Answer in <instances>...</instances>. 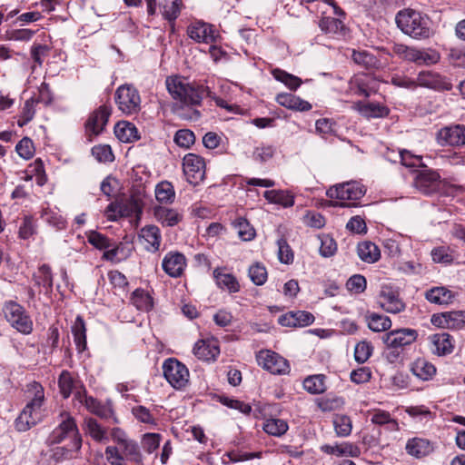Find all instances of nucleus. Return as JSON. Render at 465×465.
<instances>
[{
  "mask_svg": "<svg viewBox=\"0 0 465 465\" xmlns=\"http://www.w3.org/2000/svg\"><path fill=\"white\" fill-rule=\"evenodd\" d=\"M167 90L175 103L173 113L182 120L197 121L201 117L196 108L204 96H211L209 87L191 83L180 76H170L165 81Z\"/></svg>",
  "mask_w": 465,
  "mask_h": 465,
  "instance_id": "obj_1",
  "label": "nucleus"
},
{
  "mask_svg": "<svg viewBox=\"0 0 465 465\" xmlns=\"http://www.w3.org/2000/svg\"><path fill=\"white\" fill-rule=\"evenodd\" d=\"M395 21L401 32L412 38L427 39L432 34L429 17L415 10L400 11Z\"/></svg>",
  "mask_w": 465,
  "mask_h": 465,
  "instance_id": "obj_2",
  "label": "nucleus"
},
{
  "mask_svg": "<svg viewBox=\"0 0 465 465\" xmlns=\"http://www.w3.org/2000/svg\"><path fill=\"white\" fill-rule=\"evenodd\" d=\"M366 193V189L358 182L351 181L330 187L326 194L331 199L329 206L348 207L345 201L360 200Z\"/></svg>",
  "mask_w": 465,
  "mask_h": 465,
  "instance_id": "obj_3",
  "label": "nucleus"
},
{
  "mask_svg": "<svg viewBox=\"0 0 465 465\" xmlns=\"http://www.w3.org/2000/svg\"><path fill=\"white\" fill-rule=\"evenodd\" d=\"M5 320L17 331L23 334H30L33 331V321L25 309L19 303L9 301L3 307Z\"/></svg>",
  "mask_w": 465,
  "mask_h": 465,
  "instance_id": "obj_4",
  "label": "nucleus"
},
{
  "mask_svg": "<svg viewBox=\"0 0 465 465\" xmlns=\"http://www.w3.org/2000/svg\"><path fill=\"white\" fill-rule=\"evenodd\" d=\"M115 103L118 109L127 115L137 114L141 109L140 94L132 84H122L116 89Z\"/></svg>",
  "mask_w": 465,
  "mask_h": 465,
  "instance_id": "obj_5",
  "label": "nucleus"
},
{
  "mask_svg": "<svg viewBox=\"0 0 465 465\" xmlns=\"http://www.w3.org/2000/svg\"><path fill=\"white\" fill-rule=\"evenodd\" d=\"M163 371L164 378L174 389H183L189 382V371L187 367L174 358H169L164 361Z\"/></svg>",
  "mask_w": 465,
  "mask_h": 465,
  "instance_id": "obj_6",
  "label": "nucleus"
},
{
  "mask_svg": "<svg viewBox=\"0 0 465 465\" xmlns=\"http://www.w3.org/2000/svg\"><path fill=\"white\" fill-rule=\"evenodd\" d=\"M82 439L78 433L77 426L73 418L64 419L47 437L45 443L48 446L67 441L73 443L74 440Z\"/></svg>",
  "mask_w": 465,
  "mask_h": 465,
  "instance_id": "obj_7",
  "label": "nucleus"
},
{
  "mask_svg": "<svg viewBox=\"0 0 465 465\" xmlns=\"http://www.w3.org/2000/svg\"><path fill=\"white\" fill-rule=\"evenodd\" d=\"M379 306L389 313H400L406 308L405 302L400 297V292L397 289L383 285L378 295Z\"/></svg>",
  "mask_w": 465,
  "mask_h": 465,
  "instance_id": "obj_8",
  "label": "nucleus"
},
{
  "mask_svg": "<svg viewBox=\"0 0 465 465\" xmlns=\"http://www.w3.org/2000/svg\"><path fill=\"white\" fill-rule=\"evenodd\" d=\"M256 359L261 367L272 374L282 375L290 371L288 361L274 351H261Z\"/></svg>",
  "mask_w": 465,
  "mask_h": 465,
  "instance_id": "obj_9",
  "label": "nucleus"
},
{
  "mask_svg": "<svg viewBox=\"0 0 465 465\" xmlns=\"http://www.w3.org/2000/svg\"><path fill=\"white\" fill-rule=\"evenodd\" d=\"M183 170L190 183L198 184L205 175V162L197 154L187 153L183 159Z\"/></svg>",
  "mask_w": 465,
  "mask_h": 465,
  "instance_id": "obj_10",
  "label": "nucleus"
},
{
  "mask_svg": "<svg viewBox=\"0 0 465 465\" xmlns=\"http://www.w3.org/2000/svg\"><path fill=\"white\" fill-rule=\"evenodd\" d=\"M418 337L416 330L402 328L387 332L383 336V342L391 349H403L413 343Z\"/></svg>",
  "mask_w": 465,
  "mask_h": 465,
  "instance_id": "obj_11",
  "label": "nucleus"
},
{
  "mask_svg": "<svg viewBox=\"0 0 465 465\" xmlns=\"http://www.w3.org/2000/svg\"><path fill=\"white\" fill-rule=\"evenodd\" d=\"M440 145L460 146L465 144V126L461 124L445 126L436 135Z\"/></svg>",
  "mask_w": 465,
  "mask_h": 465,
  "instance_id": "obj_12",
  "label": "nucleus"
},
{
  "mask_svg": "<svg viewBox=\"0 0 465 465\" xmlns=\"http://www.w3.org/2000/svg\"><path fill=\"white\" fill-rule=\"evenodd\" d=\"M414 184L420 193L432 194L440 188V174L435 171L423 169L416 175Z\"/></svg>",
  "mask_w": 465,
  "mask_h": 465,
  "instance_id": "obj_13",
  "label": "nucleus"
},
{
  "mask_svg": "<svg viewBox=\"0 0 465 465\" xmlns=\"http://www.w3.org/2000/svg\"><path fill=\"white\" fill-rule=\"evenodd\" d=\"M186 267L185 256L179 252H169L162 262V268L166 274L173 278L180 277Z\"/></svg>",
  "mask_w": 465,
  "mask_h": 465,
  "instance_id": "obj_14",
  "label": "nucleus"
},
{
  "mask_svg": "<svg viewBox=\"0 0 465 465\" xmlns=\"http://www.w3.org/2000/svg\"><path fill=\"white\" fill-rule=\"evenodd\" d=\"M417 86L427 87L434 90H450L452 84L447 80L446 77L432 71H422L418 74Z\"/></svg>",
  "mask_w": 465,
  "mask_h": 465,
  "instance_id": "obj_15",
  "label": "nucleus"
},
{
  "mask_svg": "<svg viewBox=\"0 0 465 465\" xmlns=\"http://www.w3.org/2000/svg\"><path fill=\"white\" fill-rule=\"evenodd\" d=\"M138 236L147 252H156L160 250L162 235L156 225H145L140 230Z\"/></svg>",
  "mask_w": 465,
  "mask_h": 465,
  "instance_id": "obj_16",
  "label": "nucleus"
},
{
  "mask_svg": "<svg viewBox=\"0 0 465 465\" xmlns=\"http://www.w3.org/2000/svg\"><path fill=\"white\" fill-rule=\"evenodd\" d=\"M45 416V409H23L15 420L18 431H26L40 422Z\"/></svg>",
  "mask_w": 465,
  "mask_h": 465,
  "instance_id": "obj_17",
  "label": "nucleus"
},
{
  "mask_svg": "<svg viewBox=\"0 0 465 465\" xmlns=\"http://www.w3.org/2000/svg\"><path fill=\"white\" fill-rule=\"evenodd\" d=\"M110 115L111 107L105 104L101 105L89 116L85 124L86 131L94 135L99 134L106 125Z\"/></svg>",
  "mask_w": 465,
  "mask_h": 465,
  "instance_id": "obj_18",
  "label": "nucleus"
},
{
  "mask_svg": "<svg viewBox=\"0 0 465 465\" xmlns=\"http://www.w3.org/2000/svg\"><path fill=\"white\" fill-rule=\"evenodd\" d=\"M352 108L360 113L361 115L367 119L371 118H383L389 115L390 109L381 104L374 102H357L354 103Z\"/></svg>",
  "mask_w": 465,
  "mask_h": 465,
  "instance_id": "obj_19",
  "label": "nucleus"
},
{
  "mask_svg": "<svg viewBox=\"0 0 465 465\" xmlns=\"http://www.w3.org/2000/svg\"><path fill=\"white\" fill-rule=\"evenodd\" d=\"M193 354L202 361H215L220 354V348L216 340H201L193 347Z\"/></svg>",
  "mask_w": 465,
  "mask_h": 465,
  "instance_id": "obj_20",
  "label": "nucleus"
},
{
  "mask_svg": "<svg viewBox=\"0 0 465 465\" xmlns=\"http://www.w3.org/2000/svg\"><path fill=\"white\" fill-rule=\"evenodd\" d=\"M188 36L198 43H212L215 39L213 26L203 22H195L188 26Z\"/></svg>",
  "mask_w": 465,
  "mask_h": 465,
  "instance_id": "obj_21",
  "label": "nucleus"
},
{
  "mask_svg": "<svg viewBox=\"0 0 465 465\" xmlns=\"http://www.w3.org/2000/svg\"><path fill=\"white\" fill-rule=\"evenodd\" d=\"M430 351L439 356L450 354L453 351V339L446 332L436 333L429 337Z\"/></svg>",
  "mask_w": 465,
  "mask_h": 465,
  "instance_id": "obj_22",
  "label": "nucleus"
},
{
  "mask_svg": "<svg viewBox=\"0 0 465 465\" xmlns=\"http://www.w3.org/2000/svg\"><path fill=\"white\" fill-rule=\"evenodd\" d=\"M432 322L447 329H461L465 324V311L443 312L440 317L433 316Z\"/></svg>",
  "mask_w": 465,
  "mask_h": 465,
  "instance_id": "obj_23",
  "label": "nucleus"
},
{
  "mask_svg": "<svg viewBox=\"0 0 465 465\" xmlns=\"http://www.w3.org/2000/svg\"><path fill=\"white\" fill-rule=\"evenodd\" d=\"M153 214L159 223L167 227L175 226L183 220V214L177 210L163 206L154 207Z\"/></svg>",
  "mask_w": 465,
  "mask_h": 465,
  "instance_id": "obj_24",
  "label": "nucleus"
},
{
  "mask_svg": "<svg viewBox=\"0 0 465 465\" xmlns=\"http://www.w3.org/2000/svg\"><path fill=\"white\" fill-rule=\"evenodd\" d=\"M319 27L326 35L336 38L343 36L346 33V27L341 18L324 16L319 21Z\"/></svg>",
  "mask_w": 465,
  "mask_h": 465,
  "instance_id": "obj_25",
  "label": "nucleus"
},
{
  "mask_svg": "<svg viewBox=\"0 0 465 465\" xmlns=\"http://www.w3.org/2000/svg\"><path fill=\"white\" fill-rule=\"evenodd\" d=\"M406 450L411 456L421 458L431 453L433 451V446L427 439L413 438L408 440Z\"/></svg>",
  "mask_w": 465,
  "mask_h": 465,
  "instance_id": "obj_26",
  "label": "nucleus"
},
{
  "mask_svg": "<svg viewBox=\"0 0 465 465\" xmlns=\"http://www.w3.org/2000/svg\"><path fill=\"white\" fill-rule=\"evenodd\" d=\"M114 134L123 143H133L140 138L136 126L127 121L118 122L114 126Z\"/></svg>",
  "mask_w": 465,
  "mask_h": 465,
  "instance_id": "obj_27",
  "label": "nucleus"
},
{
  "mask_svg": "<svg viewBox=\"0 0 465 465\" xmlns=\"http://www.w3.org/2000/svg\"><path fill=\"white\" fill-rule=\"evenodd\" d=\"M276 102L288 109L300 112L309 111L312 108L310 103L292 94H279L276 96Z\"/></svg>",
  "mask_w": 465,
  "mask_h": 465,
  "instance_id": "obj_28",
  "label": "nucleus"
},
{
  "mask_svg": "<svg viewBox=\"0 0 465 465\" xmlns=\"http://www.w3.org/2000/svg\"><path fill=\"white\" fill-rule=\"evenodd\" d=\"M454 297L455 295L450 290L442 286L433 287L425 293V298L430 302L440 305L450 303Z\"/></svg>",
  "mask_w": 465,
  "mask_h": 465,
  "instance_id": "obj_29",
  "label": "nucleus"
},
{
  "mask_svg": "<svg viewBox=\"0 0 465 465\" xmlns=\"http://www.w3.org/2000/svg\"><path fill=\"white\" fill-rule=\"evenodd\" d=\"M25 395L27 401L25 407H40L44 403V388L36 381H33L27 385Z\"/></svg>",
  "mask_w": 465,
  "mask_h": 465,
  "instance_id": "obj_30",
  "label": "nucleus"
},
{
  "mask_svg": "<svg viewBox=\"0 0 465 465\" xmlns=\"http://www.w3.org/2000/svg\"><path fill=\"white\" fill-rule=\"evenodd\" d=\"M411 372L422 381L431 379L436 373V368L433 364L423 358H419L411 363Z\"/></svg>",
  "mask_w": 465,
  "mask_h": 465,
  "instance_id": "obj_31",
  "label": "nucleus"
},
{
  "mask_svg": "<svg viewBox=\"0 0 465 465\" xmlns=\"http://www.w3.org/2000/svg\"><path fill=\"white\" fill-rule=\"evenodd\" d=\"M440 58V54L433 49H418L414 47L411 62L418 65H430L437 64Z\"/></svg>",
  "mask_w": 465,
  "mask_h": 465,
  "instance_id": "obj_32",
  "label": "nucleus"
},
{
  "mask_svg": "<svg viewBox=\"0 0 465 465\" xmlns=\"http://www.w3.org/2000/svg\"><path fill=\"white\" fill-rule=\"evenodd\" d=\"M82 446V439H76L73 443H65L64 446H58L52 449L51 458L55 461L71 459L74 452H77Z\"/></svg>",
  "mask_w": 465,
  "mask_h": 465,
  "instance_id": "obj_33",
  "label": "nucleus"
},
{
  "mask_svg": "<svg viewBox=\"0 0 465 465\" xmlns=\"http://www.w3.org/2000/svg\"><path fill=\"white\" fill-rule=\"evenodd\" d=\"M357 253L361 260L368 263L376 262L381 257L380 249L371 242H362L359 243Z\"/></svg>",
  "mask_w": 465,
  "mask_h": 465,
  "instance_id": "obj_34",
  "label": "nucleus"
},
{
  "mask_svg": "<svg viewBox=\"0 0 465 465\" xmlns=\"http://www.w3.org/2000/svg\"><path fill=\"white\" fill-rule=\"evenodd\" d=\"M365 320L369 329L375 332L385 331L391 327V321L386 315L371 312L365 315Z\"/></svg>",
  "mask_w": 465,
  "mask_h": 465,
  "instance_id": "obj_35",
  "label": "nucleus"
},
{
  "mask_svg": "<svg viewBox=\"0 0 465 465\" xmlns=\"http://www.w3.org/2000/svg\"><path fill=\"white\" fill-rule=\"evenodd\" d=\"M182 0H158V6L164 19L173 22L179 16Z\"/></svg>",
  "mask_w": 465,
  "mask_h": 465,
  "instance_id": "obj_36",
  "label": "nucleus"
},
{
  "mask_svg": "<svg viewBox=\"0 0 465 465\" xmlns=\"http://www.w3.org/2000/svg\"><path fill=\"white\" fill-rule=\"evenodd\" d=\"M72 332L77 351L83 352L86 349L87 343L85 323L81 316L76 317L72 326Z\"/></svg>",
  "mask_w": 465,
  "mask_h": 465,
  "instance_id": "obj_37",
  "label": "nucleus"
},
{
  "mask_svg": "<svg viewBox=\"0 0 465 465\" xmlns=\"http://www.w3.org/2000/svg\"><path fill=\"white\" fill-rule=\"evenodd\" d=\"M264 198L270 203L282 205L283 207H292L294 204V197L288 191L270 190L263 193Z\"/></svg>",
  "mask_w": 465,
  "mask_h": 465,
  "instance_id": "obj_38",
  "label": "nucleus"
},
{
  "mask_svg": "<svg viewBox=\"0 0 465 465\" xmlns=\"http://www.w3.org/2000/svg\"><path fill=\"white\" fill-rule=\"evenodd\" d=\"M213 277L216 284L221 289L227 290L230 292H237L240 290L239 282L232 274L223 273L220 269L216 268L213 271Z\"/></svg>",
  "mask_w": 465,
  "mask_h": 465,
  "instance_id": "obj_39",
  "label": "nucleus"
},
{
  "mask_svg": "<svg viewBox=\"0 0 465 465\" xmlns=\"http://www.w3.org/2000/svg\"><path fill=\"white\" fill-rule=\"evenodd\" d=\"M120 450L124 458L133 462L134 465H143V455L138 444L134 440H128L120 447Z\"/></svg>",
  "mask_w": 465,
  "mask_h": 465,
  "instance_id": "obj_40",
  "label": "nucleus"
},
{
  "mask_svg": "<svg viewBox=\"0 0 465 465\" xmlns=\"http://www.w3.org/2000/svg\"><path fill=\"white\" fill-rule=\"evenodd\" d=\"M86 431L96 441H107V432L104 425L99 423L94 418L85 419Z\"/></svg>",
  "mask_w": 465,
  "mask_h": 465,
  "instance_id": "obj_41",
  "label": "nucleus"
},
{
  "mask_svg": "<svg viewBox=\"0 0 465 465\" xmlns=\"http://www.w3.org/2000/svg\"><path fill=\"white\" fill-rule=\"evenodd\" d=\"M131 302L140 311L148 312L153 306V298L143 289H136L133 292Z\"/></svg>",
  "mask_w": 465,
  "mask_h": 465,
  "instance_id": "obj_42",
  "label": "nucleus"
},
{
  "mask_svg": "<svg viewBox=\"0 0 465 465\" xmlns=\"http://www.w3.org/2000/svg\"><path fill=\"white\" fill-rule=\"evenodd\" d=\"M155 197L161 203H173L175 197L173 184L167 181L159 183L155 187Z\"/></svg>",
  "mask_w": 465,
  "mask_h": 465,
  "instance_id": "obj_43",
  "label": "nucleus"
},
{
  "mask_svg": "<svg viewBox=\"0 0 465 465\" xmlns=\"http://www.w3.org/2000/svg\"><path fill=\"white\" fill-rule=\"evenodd\" d=\"M262 429L269 435L281 437L286 433L288 424L283 420L271 418L263 422Z\"/></svg>",
  "mask_w": 465,
  "mask_h": 465,
  "instance_id": "obj_44",
  "label": "nucleus"
},
{
  "mask_svg": "<svg viewBox=\"0 0 465 465\" xmlns=\"http://www.w3.org/2000/svg\"><path fill=\"white\" fill-rule=\"evenodd\" d=\"M325 376L317 374L307 377L303 381V388L312 394H320L325 391Z\"/></svg>",
  "mask_w": 465,
  "mask_h": 465,
  "instance_id": "obj_45",
  "label": "nucleus"
},
{
  "mask_svg": "<svg viewBox=\"0 0 465 465\" xmlns=\"http://www.w3.org/2000/svg\"><path fill=\"white\" fill-rule=\"evenodd\" d=\"M35 284L43 285L47 291H52L53 288V275L51 268L44 264L39 269L37 273L34 275Z\"/></svg>",
  "mask_w": 465,
  "mask_h": 465,
  "instance_id": "obj_46",
  "label": "nucleus"
},
{
  "mask_svg": "<svg viewBox=\"0 0 465 465\" xmlns=\"http://www.w3.org/2000/svg\"><path fill=\"white\" fill-rule=\"evenodd\" d=\"M335 432L339 437L349 436L351 432V420L346 415H335L333 418Z\"/></svg>",
  "mask_w": 465,
  "mask_h": 465,
  "instance_id": "obj_47",
  "label": "nucleus"
},
{
  "mask_svg": "<svg viewBox=\"0 0 465 465\" xmlns=\"http://www.w3.org/2000/svg\"><path fill=\"white\" fill-rule=\"evenodd\" d=\"M272 75L277 81L283 83L287 87L292 90H296L302 84V80L287 72L281 69H274Z\"/></svg>",
  "mask_w": 465,
  "mask_h": 465,
  "instance_id": "obj_48",
  "label": "nucleus"
},
{
  "mask_svg": "<svg viewBox=\"0 0 465 465\" xmlns=\"http://www.w3.org/2000/svg\"><path fill=\"white\" fill-rule=\"evenodd\" d=\"M371 420L372 423L377 425H385L390 430H398V423L397 421L392 419L389 412L378 410L377 412L373 413Z\"/></svg>",
  "mask_w": 465,
  "mask_h": 465,
  "instance_id": "obj_49",
  "label": "nucleus"
},
{
  "mask_svg": "<svg viewBox=\"0 0 465 465\" xmlns=\"http://www.w3.org/2000/svg\"><path fill=\"white\" fill-rule=\"evenodd\" d=\"M251 281L255 285H262L267 281L268 273L265 266L260 262H256L250 266L248 272Z\"/></svg>",
  "mask_w": 465,
  "mask_h": 465,
  "instance_id": "obj_50",
  "label": "nucleus"
},
{
  "mask_svg": "<svg viewBox=\"0 0 465 465\" xmlns=\"http://www.w3.org/2000/svg\"><path fill=\"white\" fill-rule=\"evenodd\" d=\"M173 141L179 147L188 149L194 143L195 135L189 129H181L175 133Z\"/></svg>",
  "mask_w": 465,
  "mask_h": 465,
  "instance_id": "obj_51",
  "label": "nucleus"
},
{
  "mask_svg": "<svg viewBox=\"0 0 465 465\" xmlns=\"http://www.w3.org/2000/svg\"><path fill=\"white\" fill-rule=\"evenodd\" d=\"M373 347L371 342L362 341L356 344L354 349V358L359 363H364L371 356Z\"/></svg>",
  "mask_w": 465,
  "mask_h": 465,
  "instance_id": "obj_52",
  "label": "nucleus"
},
{
  "mask_svg": "<svg viewBox=\"0 0 465 465\" xmlns=\"http://www.w3.org/2000/svg\"><path fill=\"white\" fill-rule=\"evenodd\" d=\"M87 240L99 250H106L113 246V242L108 237L95 231H91L87 234Z\"/></svg>",
  "mask_w": 465,
  "mask_h": 465,
  "instance_id": "obj_53",
  "label": "nucleus"
},
{
  "mask_svg": "<svg viewBox=\"0 0 465 465\" xmlns=\"http://www.w3.org/2000/svg\"><path fill=\"white\" fill-rule=\"evenodd\" d=\"M234 226L237 229L239 236L244 241H250L255 235L254 229L244 218H238L234 223Z\"/></svg>",
  "mask_w": 465,
  "mask_h": 465,
  "instance_id": "obj_54",
  "label": "nucleus"
},
{
  "mask_svg": "<svg viewBox=\"0 0 465 465\" xmlns=\"http://www.w3.org/2000/svg\"><path fill=\"white\" fill-rule=\"evenodd\" d=\"M35 114V101L33 99H28L25 102L21 114L17 121V124L20 127L27 124L30 121L33 120Z\"/></svg>",
  "mask_w": 465,
  "mask_h": 465,
  "instance_id": "obj_55",
  "label": "nucleus"
},
{
  "mask_svg": "<svg viewBox=\"0 0 465 465\" xmlns=\"http://www.w3.org/2000/svg\"><path fill=\"white\" fill-rule=\"evenodd\" d=\"M60 392L64 398H68L74 388V380L70 372L64 371L58 379Z\"/></svg>",
  "mask_w": 465,
  "mask_h": 465,
  "instance_id": "obj_56",
  "label": "nucleus"
},
{
  "mask_svg": "<svg viewBox=\"0 0 465 465\" xmlns=\"http://www.w3.org/2000/svg\"><path fill=\"white\" fill-rule=\"evenodd\" d=\"M278 245V258L281 262L289 264L293 261L292 251L284 238H281L277 241Z\"/></svg>",
  "mask_w": 465,
  "mask_h": 465,
  "instance_id": "obj_57",
  "label": "nucleus"
},
{
  "mask_svg": "<svg viewBox=\"0 0 465 465\" xmlns=\"http://www.w3.org/2000/svg\"><path fill=\"white\" fill-rule=\"evenodd\" d=\"M161 435L158 433H145L142 439V447L149 454L159 448Z\"/></svg>",
  "mask_w": 465,
  "mask_h": 465,
  "instance_id": "obj_58",
  "label": "nucleus"
},
{
  "mask_svg": "<svg viewBox=\"0 0 465 465\" xmlns=\"http://www.w3.org/2000/svg\"><path fill=\"white\" fill-rule=\"evenodd\" d=\"M92 154L99 162L109 163V162H113L114 159L112 149L107 144L94 146L92 148Z\"/></svg>",
  "mask_w": 465,
  "mask_h": 465,
  "instance_id": "obj_59",
  "label": "nucleus"
},
{
  "mask_svg": "<svg viewBox=\"0 0 465 465\" xmlns=\"http://www.w3.org/2000/svg\"><path fill=\"white\" fill-rule=\"evenodd\" d=\"M351 59L359 65L369 68L375 64V57L366 51H352Z\"/></svg>",
  "mask_w": 465,
  "mask_h": 465,
  "instance_id": "obj_60",
  "label": "nucleus"
},
{
  "mask_svg": "<svg viewBox=\"0 0 465 465\" xmlns=\"http://www.w3.org/2000/svg\"><path fill=\"white\" fill-rule=\"evenodd\" d=\"M17 153L24 159H30L35 153L34 143L28 137L23 138L15 146Z\"/></svg>",
  "mask_w": 465,
  "mask_h": 465,
  "instance_id": "obj_61",
  "label": "nucleus"
},
{
  "mask_svg": "<svg viewBox=\"0 0 465 465\" xmlns=\"http://www.w3.org/2000/svg\"><path fill=\"white\" fill-rule=\"evenodd\" d=\"M141 212V206L136 200L131 199L119 203V216L128 217Z\"/></svg>",
  "mask_w": 465,
  "mask_h": 465,
  "instance_id": "obj_62",
  "label": "nucleus"
},
{
  "mask_svg": "<svg viewBox=\"0 0 465 465\" xmlns=\"http://www.w3.org/2000/svg\"><path fill=\"white\" fill-rule=\"evenodd\" d=\"M337 250L335 241L329 235H323L321 238L320 253L323 257L332 256Z\"/></svg>",
  "mask_w": 465,
  "mask_h": 465,
  "instance_id": "obj_63",
  "label": "nucleus"
},
{
  "mask_svg": "<svg viewBox=\"0 0 465 465\" xmlns=\"http://www.w3.org/2000/svg\"><path fill=\"white\" fill-rule=\"evenodd\" d=\"M347 288L355 293H361L366 289V279L361 274H355L347 281Z\"/></svg>",
  "mask_w": 465,
  "mask_h": 465,
  "instance_id": "obj_64",
  "label": "nucleus"
}]
</instances>
